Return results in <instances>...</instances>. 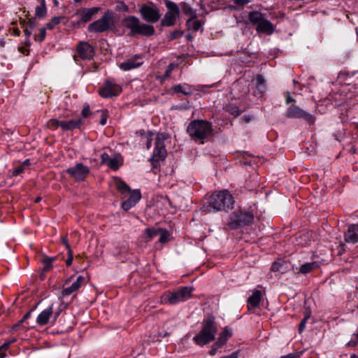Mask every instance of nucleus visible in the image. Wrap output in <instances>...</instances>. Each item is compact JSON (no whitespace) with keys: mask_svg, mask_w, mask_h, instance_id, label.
<instances>
[{"mask_svg":"<svg viewBox=\"0 0 358 358\" xmlns=\"http://www.w3.org/2000/svg\"><path fill=\"white\" fill-rule=\"evenodd\" d=\"M99 9L100 8L99 7L82 8L76 13V15H79L80 16V20L76 22V24H79L81 22L86 23L90 21L92 17L99 11Z\"/></svg>","mask_w":358,"mask_h":358,"instance_id":"2eb2a0df","label":"nucleus"},{"mask_svg":"<svg viewBox=\"0 0 358 358\" xmlns=\"http://www.w3.org/2000/svg\"><path fill=\"white\" fill-rule=\"evenodd\" d=\"M223 108L226 112L233 115L234 117H238L242 113L239 108L232 103L226 104Z\"/></svg>","mask_w":358,"mask_h":358,"instance_id":"a878e982","label":"nucleus"},{"mask_svg":"<svg viewBox=\"0 0 358 358\" xmlns=\"http://www.w3.org/2000/svg\"><path fill=\"white\" fill-rule=\"evenodd\" d=\"M84 282L85 278L83 276L80 275L77 278L76 280L74 282L76 283L77 285L80 287L81 285L84 283Z\"/></svg>","mask_w":358,"mask_h":358,"instance_id":"e2e57ef3","label":"nucleus"},{"mask_svg":"<svg viewBox=\"0 0 358 358\" xmlns=\"http://www.w3.org/2000/svg\"><path fill=\"white\" fill-rule=\"evenodd\" d=\"M194 289L192 287H182L176 292H167L162 297L163 303L175 305L189 299Z\"/></svg>","mask_w":358,"mask_h":358,"instance_id":"423d86ee","label":"nucleus"},{"mask_svg":"<svg viewBox=\"0 0 358 358\" xmlns=\"http://www.w3.org/2000/svg\"><path fill=\"white\" fill-rule=\"evenodd\" d=\"M101 118L100 120V124L103 126L106 124L107 114H106V112L104 110H101Z\"/></svg>","mask_w":358,"mask_h":358,"instance_id":"bf43d9fd","label":"nucleus"},{"mask_svg":"<svg viewBox=\"0 0 358 358\" xmlns=\"http://www.w3.org/2000/svg\"><path fill=\"white\" fill-rule=\"evenodd\" d=\"M18 51L24 55H29V50L22 46L18 47Z\"/></svg>","mask_w":358,"mask_h":358,"instance_id":"0e129e2a","label":"nucleus"},{"mask_svg":"<svg viewBox=\"0 0 358 358\" xmlns=\"http://www.w3.org/2000/svg\"><path fill=\"white\" fill-rule=\"evenodd\" d=\"M107 165L114 171L118 170L121 165L119 157L110 158Z\"/></svg>","mask_w":358,"mask_h":358,"instance_id":"c9c22d12","label":"nucleus"},{"mask_svg":"<svg viewBox=\"0 0 358 358\" xmlns=\"http://www.w3.org/2000/svg\"><path fill=\"white\" fill-rule=\"evenodd\" d=\"M56 257H50L46 255L44 256L41 260V262L43 264L42 271L45 273L50 271L52 268V263L56 260Z\"/></svg>","mask_w":358,"mask_h":358,"instance_id":"cd10ccee","label":"nucleus"},{"mask_svg":"<svg viewBox=\"0 0 358 358\" xmlns=\"http://www.w3.org/2000/svg\"><path fill=\"white\" fill-rule=\"evenodd\" d=\"M210 208L208 211H227L233 208L234 199L228 190H222L213 193L209 198L208 201Z\"/></svg>","mask_w":358,"mask_h":358,"instance_id":"f03ea898","label":"nucleus"},{"mask_svg":"<svg viewBox=\"0 0 358 358\" xmlns=\"http://www.w3.org/2000/svg\"><path fill=\"white\" fill-rule=\"evenodd\" d=\"M248 3V0H236L235 3L238 6H244Z\"/></svg>","mask_w":358,"mask_h":358,"instance_id":"338daca9","label":"nucleus"},{"mask_svg":"<svg viewBox=\"0 0 358 358\" xmlns=\"http://www.w3.org/2000/svg\"><path fill=\"white\" fill-rule=\"evenodd\" d=\"M248 19L252 24L258 25L265 18L260 12L252 11L249 13Z\"/></svg>","mask_w":358,"mask_h":358,"instance_id":"c85d7f7f","label":"nucleus"},{"mask_svg":"<svg viewBox=\"0 0 358 358\" xmlns=\"http://www.w3.org/2000/svg\"><path fill=\"white\" fill-rule=\"evenodd\" d=\"M53 314L52 305L48 308L43 310L37 317L36 322L40 326L47 324L50 320V317Z\"/></svg>","mask_w":358,"mask_h":358,"instance_id":"6ab92c4d","label":"nucleus"},{"mask_svg":"<svg viewBox=\"0 0 358 358\" xmlns=\"http://www.w3.org/2000/svg\"><path fill=\"white\" fill-rule=\"evenodd\" d=\"M252 85L255 86L252 94L256 97H262L266 90V80L262 75L258 74L255 80L252 81Z\"/></svg>","mask_w":358,"mask_h":358,"instance_id":"ddd939ff","label":"nucleus"},{"mask_svg":"<svg viewBox=\"0 0 358 358\" xmlns=\"http://www.w3.org/2000/svg\"><path fill=\"white\" fill-rule=\"evenodd\" d=\"M238 352H234L228 356L222 357L221 358H238Z\"/></svg>","mask_w":358,"mask_h":358,"instance_id":"774afa93","label":"nucleus"},{"mask_svg":"<svg viewBox=\"0 0 358 358\" xmlns=\"http://www.w3.org/2000/svg\"><path fill=\"white\" fill-rule=\"evenodd\" d=\"M187 133L195 141L206 139L213 135V124L203 120H194L187 127Z\"/></svg>","mask_w":358,"mask_h":358,"instance_id":"f257e3e1","label":"nucleus"},{"mask_svg":"<svg viewBox=\"0 0 358 358\" xmlns=\"http://www.w3.org/2000/svg\"><path fill=\"white\" fill-rule=\"evenodd\" d=\"M160 229L148 228L145 230V234L148 241L159 235Z\"/></svg>","mask_w":358,"mask_h":358,"instance_id":"f704fd0d","label":"nucleus"},{"mask_svg":"<svg viewBox=\"0 0 358 358\" xmlns=\"http://www.w3.org/2000/svg\"><path fill=\"white\" fill-rule=\"evenodd\" d=\"M217 331L215 317L213 315H208L203 322L201 331L194 336L193 341L200 346H203L215 340Z\"/></svg>","mask_w":358,"mask_h":358,"instance_id":"20e7f679","label":"nucleus"},{"mask_svg":"<svg viewBox=\"0 0 358 358\" xmlns=\"http://www.w3.org/2000/svg\"><path fill=\"white\" fill-rule=\"evenodd\" d=\"M287 118H301L306 121L309 124L313 125L315 122V117L306 112L296 105H291L285 113Z\"/></svg>","mask_w":358,"mask_h":358,"instance_id":"1a4fd4ad","label":"nucleus"},{"mask_svg":"<svg viewBox=\"0 0 358 358\" xmlns=\"http://www.w3.org/2000/svg\"><path fill=\"white\" fill-rule=\"evenodd\" d=\"M116 9L117 10H123V11H127L129 8L128 6L124 3L123 2H119L117 5L116 6Z\"/></svg>","mask_w":358,"mask_h":358,"instance_id":"6e6d98bb","label":"nucleus"},{"mask_svg":"<svg viewBox=\"0 0 358 358\" xmlns=\"http://www.w3.org/2000/svg\"><path fill=\"white\" fill-rule=\"evenodd\" d=\"M164 3H165L166 7L168 10L167 13H173L175 15L179 16L180 9L176 3H174L170 0H164Z\"/></svg>","mask_w":358,"mask_h":358,"instance_id":"c756f323","label":"nucleus"},{"mask_svg":"<svg viewBox=\"0 0 358 358\" xmlns=\"http://www.w3.org/2000/svg\"><path fill=\"white\" fill-rule=\"evenodd\" d=\"M173 90L176 93L180 92L185 95L190 94V92H187L186 90H185L181 85H177L174 86Z\"/></svg>","mask_w":358,"mask_h":358,"instance_id":"3c124183","label":"nucleus"},{"mask_svg":"<svg viewBox=\"0 0 358 358\" xmlns=\"http://www.w3.org/2000/svg\"><path fill=\"white\" fill-rule=\"evenodd\" d=\"M231 334L230 331L226 327L224 329L220 334L219 337L217 338V341L220 343H222L224 345L229 338H230Z\"/></svg>","mask_w":358,"mask_h":358,"instance_id":"2f4dec72","label":"nucleus"},{"mask_svg":"<svg viewBox=\"0 0 358 358\" xmlns=\"http://www.w3.org/2000/svg\"><path fill=\"white\" fill-rule=\"evenodd\" d=\"M122 25L130 31L129 36H151L155 34L152 25L141 24L139 19L135 16H127L122 20Z\"/></svg>","mask_w":358,"mask_h":358,"instance_id":"7ed1b4c3","label":"nucleus"},{"mask_svg":"<svg viewBox=\"0 0 358 358\" xmlns=\"http://www.w3.org/2000/svg\"><path fill=\"white\" fill-rule=\"evenodd\" d=\"M344 239L348 243L355 244L358 242V224H350L344 234Z\"/></svg>","mask_w":358,"mask_h":358,"instance_id":"f3484780","label":"nucleus"},{"mask_svg":"<svg viewBox=\"0 0 358 358\" xmlns=\"http://www.w3.org/2000/svg\"><path fill=\"white\" fill-rule=\"evenodd\" d=\"M73 259V251L71 249H69V252H68V257L66 260V264L68 266L71 265Z\"/></svg>","mask_w":358,"mask_h":358,"instance_id":"5fc2aeb1","label":"nucleus"},{"mask_svg":"<svg viewBox=\"0 0 358 358\" xmlns=\"http://www.w3.org/2000/svg\"><path fill=\"white\" fill-rule=\"evenodd\" d=\"M90 114V109L88 105L85 106L82 110V115L84 117H87Z\"/></svg>","mask_w":358,"mask_h":358,"instance_id":"13d9d810","label":"nucleus"},{"mask_svg":"<svg viewBox=\"0 0 358 358\" xmlns=\"http://www.w3.org/2000/svg\"><path fill=\"white\" fill-rule=\"evenodd\" d=\"M234 214L242 226L250 225L253 222L254 215L252 213L239 210L234 212Z\"/></svg>","mask_w":358,"mask_h":358,"instance_id":"a211bd4d","label":"nucleus"},{"mask_svg":"<svg viewBox=\"0 0 358 358\" xmlns=\"http://www.w3.org/2000/svg\"><path fill=\"white\" fill-rule=\"evenodd\" d=\"M186 25L189 29L197 31L201 27L202 23L200 20L196 19V15H194L187 20Z\"/></svg>","mask_w":358,"mask_h":358,"instance_id":"bb28decb","label":"nucleus"},{"mask_svg":"<svg viewBox=\"0 0 358 358\" xmlns=\"http://www.w3.org/2000/svg\"><path fill=\"white\" fill-rule=\"evenodd\" d=\"M24 322V321H22V319H21L18 322H17L16 324H15L13 327H12V330L13 331H17L19 329H20L21 327H22L23 329H29V327H26L23 324V323Z\"/></svg>","mask_w":358,"mask_h":358,"instance_id":"de8ad7c7","label":"nucleus"},{"mask_svg":"<svg viewBox=\"0 0 358 358\" xmlns=\"http://www.w3.org/2000/svg\"><path fill=\"white\" fill-rule=\"evenodd\" d=\"M25 25L29 27V29H33L38 25V22L35 18H31L27 22H25Z\"/></svg>","mask_w":358,"mask_h":358,"instance_id":"603ef678","label":"nucleus"},{"mask_svg":"<svg viewBox=\"0 0 358 358\" xmlns=\"http://www.w3.org/2000/svg\"><path fill=\"white\" fill-rule=\"evenodd\" d=\"M81 122L82 120L80 119L61 121L60 127L63 130H72L76 128H78L81 124Z\"/></svg>","mask_w":358,"mask_h":358,"instance_id":"5701e85b","label":"nucleus"},{"mask_svg":"<svg viewBox=\"0 0 358 358\" xmlns=\"http://www.w3.org/2000/svg\"><path fill=\"white\" fill-rule=\"evenodd\" d=\"M61 241L62 244L65 246V248L67 249L68 252H69V249H71L69 244V240L67 238V236H63L61 238Z\"/></svg>","mask_w":358,"mask_h":358,"instance_id":"052dcab7","label":"nucleus"},{"mask_svg":"<svg viewBox=\"0 0 358 358\" xmlns=\"http://www.w3.org/2000/svg\"><path fill=\"white\" fill-rule=\"evenodd\" d=\"M61 121H59L56 119H51L47 123V127L49 129L52 130L57 129L59 127H60Z\"/></svg>","mask_w":358,"mask_h":358,"instance_id":"37998d69","label":"nucleus"},{"mask_svg":"<svg viewBox=\"0 0 358 358\" xmlns=\"http://www.w3.org/2000/svg\"><path fill=\"white\" fill-rule=\"evenodd\" d=\"M79 288L80 287H78L76 283L73 282L70 287L64 288L62 294L63 296H69L77 291Z\"/></svg>","mask_w":358,"mask_h":358,"instance_id":"e433bc0d","label":"nucleus"},{"mask_svg":"<svg viewBox=\"0 0 358 358\" xmlns=\"http://www.w3.org/2000/svg\"><path fill=\"white\" fill-rule=\"evenodd\" d=\"M229 228L230 229L234 230L238 229L240 227H242L241 223H239L238 220H237V217H234V215L231 218V220L227 224Z\"/></svg>","mask_w":358,"mask_h":358,"instance_id":"ea45409f","label":"nucleus"},{"mask_svg":"<svg viewBox=\"0 0 358 358\" xmlns=\"http://www.w3.org/2000/svg\"><path fill=\"white\" fill-rule=\"evenodd\" d=\"M24 166L23 165H20L16 168H15L11 174H10V176L11 177H15V176H17L18 175H20V173H22L23 171H24Z\"/></svg>","mask_w":358,"mask_h":358,"instance_id":"49530a36","label":"nucleus"},{"mask_svg":"<svg viewBox=\"0 0 358 358\" xmlns=\"http://www.w3.org/2000/svg\"><path fill=\"white\" fill-rule=\"evenodd\" d=\"M139 13L142 18L150 23L157 22L161 17L159 9L153 3L142 5Z\"/></svg>","mask_w":358,"mask_h":358,"instance_id":"9d476101","label":"nucleus"},{"mask_svg":"<svg viewBox=\"0 0 358 358\" xmlns=\"http://www.w3.org/2000/svg\"><path fill=\"white\" fill-rule=\"evenodd\" d=\"M178 15H175L173 13H166L164 18L161 21V25L165 27H171L175 24L176 20Z\"/></svg>","mask_w":358,"mask_h":358,"instance_id":"393cba45","label":"nucleus"},{"mask_svg":"<svg viewBox=\"0 0 358 358\" xmlns=\"http://www.w3.org/2000/svg\"><path fill=\"white\" fill-rule=\"evenodd\" d=\"M183 34V32L180 30H176L171 33L170 36H169V39L170 41L174 40L176 38H178L179 37H181Z\"/></svg>","mask_w":358,"mask_h":358,"instance_id":"09e8293b","label":"nucleus"},{"mask_svg":"<svg viewBox=\"0 0 358 358\" xmlns=\"http://www.w3.org/2000/svg\"><path fill=\"white\" fill-rule=\"evenodd\" d=\"M159 235L160 236L159 238V242L164 243L168 241L170 234L169 233L168 231L160 229V233L159 234Z\"/></svg>","mask_w":358,"mask_h":358,"instance_id":"79ce46f5","label":"nucleus"},{"mask_svg":"<svg viewBox=\"0 0 358 358\" xmlns=\"http://www.w3.org/2000/svg\"><path fill=\"white\" fill-rule=\"evenodd\" d=\"M315 266L316 264L315 262L306 263L301 265L299 268L296 267V269L299 273L307 274L311 272Z\"/></svg>","mask_w":358,"mask_h":358,"instance_id":"7c9ffc66","label":"nucleus"},{"mask_svg":"<svg viewBox=\"0 0 358 358\" xmlns=\"http://www.w3.org/2000/svg\"><path fill=\"white\" fill-rule=\"evenodd\" d=\"M253 119H254V116L252 115H244L243 117H241V120L244 123H248Z\"/></svg>","mask_w":358,"mask_h":358,"instance_id":"680f3d73","label":"nucleus"},{"mask_svg":"<svg viewBox=\"0 0 358 358\" xmlns=\"http://www.w3.org/2000/svg\"><path fill=\"white\" fill-rule=\"evenodd\" d=\"M262 300V292L255 290L248 299V308L251 310L259 306Z\"/></svg>","mask_w":358,"mask_h":358,"instance_id":"412c9836","label":"nucleus"},{"mask_svg":"<svg viewBox=\"0 0 358 358\" xmlns=\"http://www.w3.org/2000/svg\"><path fill=\"white\" fill-rule=\"evenodd\" d=\"M310 316V311L309 310H306V313H305V317L301 321V322L299 324V334H301L302 331L304 330V329L306 327V322L309 319Z\"/></svg>","mask_w":358,"mask_h":358,"instance_id":"58836bf2","label":"nucleus"},{"mask_svg":"<svg viewBox=\"0 0 358 358\" xmlns=\"http://www.w3.org/2000/svg\"><path fill=\"white\" fill-rule=\"evenodd\" d=\"M20 24L24 28V32L25 36H27V38H29L31 35L32 29H29V27L25 25V20H22L20 22Z\"/></svg>","mask_w":358,"mask_h":358,"instance_id":"8fccbe9b","label":"nucleus"},{"mask_svg":"<svg viewBox=\"0 0 358 358\" xmlns=\"http://www.w3.org/2000/svg\"><path fill=\"white\" fill-rule=\"evenodd\" d=\"M64 19V16L53 17L51 20L45 24L48 29L52 30Z\"/></svg>","mask_w":358,"mask_h":358,"instance_id":"473e14b6","label":"nucleus"},{"mask_svg":"<svg viewBox=\"0 0 358 358\" xmlns=\"http://www.w3.org/2000/svg\"><path fill=\"white\" fill-rule=\"evenodd\" d=\"M181 7H182V13L185 15L191 16V17H193L194 15H196L193 9L191 8V6L188 3H187L185 2H182L181 3Z\"/></svg>","mask_w":358,"mask_h":358,"instance_id":"4c0bfd02","label":"nucleus"},{"mask_svg":"<svg viewBox=\"0 0 358 358\" xmlns=\"http://www.w3.org/2000/svg\"><path fill=\"white\" fill-rule=\"evenodd\" d=\"M143 63L142 57L140 55H134L121 63L120 68L123 71H129L139 67Z\"/></svg>","mask_w":358,"mask_h":358,"instance_id":"dca6fc26","label":"nucleus"},{"mask_svg":"<svg viewBox=\"0 0 358 358\" xmlns=\"http://www.w3.org/2000/svg\"><path fill=\"white\" fill-rule=\"evenodd\" d=\"M122 92V87L111 79H107L99 89V95L104 99L118 96Z\"/></svg>","mask_w":358,"mask_h":358,"instance_id":"6e6552de","label":"nucleus"},{"mask_svg":"<svg viewBox=\"0 0 358 358\" xmlns=\"http://www.w3.org/2000/svg\"><path fill=\"white\" fill-rule=\"evenodd\" d=\"M76 50L82 59H91L94 55V48L87 42H80L77 45Z\"/></svg>","mask_w":358,"mask_h":358,"instance_id":"f8f14e48","label":"nucleus"},{"mask_svg":"<svg viewBox=\"0 0 358 358\" xmlns=\"http://www.w3.org/2000/svg\"><path fill=\"white\" fill-rule=\"evenodd\" d=\"M289 268V264L282 259L273 263L271 270L274 272L285 273Z\"/></svg>","mask_w":358,"mask_h":358,"instance_id":"4be33fe9","label":"nucleus"},{"mask_svg":"<svg viewBox=\"0 0 358 358\" xmlns=\"http://www.w3.org/2000/svg\"><path fill=\"white\" fill-rule=\"evenodd\" d=\"M256 30L259 33L271 35L274 31V27L270 21L264 19L257 25Z\"/></svg>","mask_w":358,"mask_h":358,"instance_id":"aec40b11","label":"nucleus"},{"mask_svg":"<svg viewBox=\"0 0 358 358\" xmlns=\"http://www.w3.org/2000/svg\"><path fill=\"white\" fill-rule=\"evenodd\" d=\"M223 345H222V343H218V341H217L213 345L210 350L209 351V355H211V356L215 355L216 354V352H217V349L220 348Z\"/></svg>","mask_w":358,"mask_h":358,"instance_id":"a18cd8bd","label":"nucleus"},{"mask_svg":"<svg viewBox=\"0 0 358 358\" xmlns=\"http://www.w3.org/2000/svg\"><path fill=\"white\" fill-rule=\"evenodd\" d=\"M46 29H47V28L45 27L41 28L40 29L38 35L36 36L34 39L36 41L38 40L39 41H43L45 39V38Z\"/></svg>","mask_w":358,"mask_h":358,"instance_id":"c03bdc74","label":"nucleus"},{"mask_svg":"<svg viewBox=\"0 0 358 358\" xmlns=\"http://www.w3.org/2000/svg\"><path fill=\"white\" fill-rule=\"evenodd\" d=\"M286 104H289L292 102H295V99H294L291 96L289 92H287V96L285 100Z\"/></svg>","mask_w":358,"mask_h":358,"instance_id":"69168bd1","label":"nucleus"},{"mask_svg":"<svg viewBox=\"0 0 358 358\" xmlns=\"http://www.w3.org/2000/svg\"><path fill=\"white\" fill-rule=\"evenodd\" d=\"M168 138L169 134L165 133L158 134L155 138V149L150 159L154 169H157L159 166V162L163 161L167 155L164 141Z\"/></svg>","mask_w":358,"mask_h":358,"instance_id":"39448f33","label":"nucleus"},{"mask_svg":"<svg viewBox=\"0 0 358 358\" xmlns=\"http://www.w3.org/2000/svg\"><path fill=\"white\" fill-rule=\"evenodd\" d=\"M15 341V339L14 338L9 341L5 342L0 346V358H5L7 357L6 351L8 350L10 345L13 343Z\"/></svg>","mask_w":358,"mask_h":358,"instance_id":"72a5a7b5","label":"nucleus"},{"mask_svg":"<svg viewBox=\"0 0 358 358\" xmlns=\"http://www.w3.org/2000/svg\"><path fill=\"white\" fill-rule=\"evenodd\" d=\"M114 26V13L111 10H107L100 19L89 25L88 31L90 32L101 33L109 30Z\"/></svg>","mask_w":358,"mask_h":358,"instance_id":"0eeeda50","label":"nucleus"},{"mask_svg":"<svg viewBox=\"0 0 358 358\" xmlns=\"http://www.w3.org/2000/svg\"><path fill=\"white\" fill-rule=\"evenodd\" d=\"M110 157H109V155L106 153V152H103V154H101V164H107L110 160Z\"/></svg>","mask_w":358,"mask_h":358,"instance_id":"4d7b16f0","label":"nucleus"},{"mask_svg":"<svg viewBox=\"0 0 358 358\" xmlns=\"http://www.w3.org/2000/svg\"><path fill=\"white\" fill-rule=\"evenodd\" d=\"M115 185L117 189L122 194L131 192L130 187L120 178H115Z\"/></svg>","mask_w":358,"mask_h":358,"instance_id":"b1692460","label":"nucleus"},{"mask_svg":"<svg viewBox=\"0 0 358 358\" xmlns=\"http://www.w3.org/2000/svg\"><path fill=\"white\" fill-rule=\"evenodd\" d=\"M35 13H36V16L39 18L45 17L47 13L46 6H36Z\"/></svg>","mask_w":358,"mask_h":358,"instance_id":"a19ab883","label":"nucleus"},{"mask_svg":"<svg viewBox=\"0 0 358 358\" xmlns=\"http://www.w3.org/2000/svg\"><path fill=\"white\" fill-rule=\"evenodd\" d=\"M69 173L76 181H84L90 173V168L82 163H77L74 166L66 169Z\"/></svg>","mask_w":358,"mask_h":358,"instance_id":"9b49d317","label":"nucleus"},{"mask_svg":"<svg viewBox=\"0 0 358 358\" xmlns=\"http://www.w3.org/2000/svg\"><path fill=\"white\" fill-rule=\"evenodd\" d=\"M301 352H296L293 353H289L287 355L282 356L280 358H299L301 355Z\"/></svg>","mask_w":358,"mask_h":358,"instance_id":"864d4df0","label":"nucleus"},{"mask_svg":"<svg viewBox=\"0 0 358 358\" xmlns=\"http://www.w3.org/2000/svg\"><path fill=\"white\" fill-rule=\"evenodd\" d=\"M141 199V194L139 189H134L130 192V196L128 199L124 201L122 204V208L127 211L133 208Z\"/></svg>","mask_w":358,"mask_h":358,"instance_id":"4468645a","label":"nucleus"}]
</instances>
